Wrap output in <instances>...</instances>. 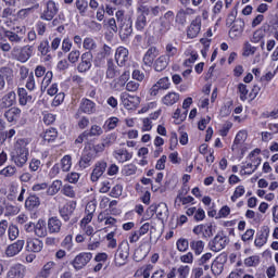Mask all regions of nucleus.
Segmentation results:
<instances>
[{
  "mask_svg": "<svg viewBox=\"0 0 278 278\" xmlns=\"http://www.w3.org/2000/svg\"><path fill=\"white\" fill-rule=\"evenodd\" d=\"M61 189H62V181L61 180H54L51 184V186L48 188L47 193L50 197H53V194H58Z\"/></svg>",
  "mask_w": 278,
  "mask_h": 278,
  "instance_id": "34",
  "label": "nucleus"
},
{
  "mask_svg": "<svg viewBox=\"0 0 278 278\" xmlns=\"http://www.w3.org/2000/svg\"><path fill=\"white\" fill-rule=\"evenodd\" d=\"M188 247H189L188 240L179 239L177 241V249H178V251H181V252L188 251Z\"/></svg>",
  "mask_w": 278,
  "mask_h": 278,
  "instance_id": "63",
  "label": "nucleus"
},
{
  "mask_svg": "<svg viewBox=\"0 0 278 278\" xmlns=\"http://www.w3.org/2000/svg\"><path fill=\"white\" fill-rule=\"evenodd\" d=\"M23 247H25L24 240H17L16 242L10 244L5 249V255L7 257H14V255H18L21 251H23Z\"/></svg>",
  "mask_w": 278,
  "mask_h": 278,
  "instance_id": "11",
  "label": "nucleus"
},
{
  "mask_svg": "<svg viewBox=\"0 0 278 278\" xmlns=\"http://www.w3.org/2000/svg\"><path fill=\"white\" fill-rule=\"evenodd\" d=\"M244 264L245 266H257V264H260V256H250L248 258L244 260Z\"/></svg>",
  "mask_w": 278,
  "mask_h": 278,
  "instance_id": "56",
  "label": "nucleus"
},
{
  "mask_svg": "<svg viewBox=\"0 0 278 278\" xmlns=\"http://www.w3.org/2000/svg\"><path fill=\"white\" fill-rule=\"evenodd\" d=\"M226 244H227V239H225L220 235H216V237L213 239L211 243V249L212 251H215L216 253H218V251H220L222 249H225Z\"/></svg>",
  "mask_w": 278,
  "mask_h": 278,
  "instance_id": "19",
  "label": "nucleus"
},
{
  "mask_svg": "<svg viewBox=\"0 0 278 278\" xmlns=\"http://www.w3.org/2000/svg\"><path fill=\"white\" fill-rule=\"evenodd\" d=\"M151 270H153V266L147 265L146 267L141 268L138 273L139 275H142L143 278L151 277Z\"/></svg>",
  "mask_w": 278,
  "mask_h": 278,
  "instance_id": "64",
  "label": "nucleus"
},
{
  "mask_svg": "<svg viewBox=\"0 0 278 278\" xmlns=\"http://www.w3.org/2000/svg\"><path fill=\"white\" fill-rule=\"evenodd\" d=\"M54 14H58V7H55V2L49 1L47 4V9L43 13V18L46 21H51V18H53Z\"/></svg>",
  "mask_w": 278,
  "mask_h": 278,
  "instance_id": "22",
  "label": "nucleus"
},
{
  "mask_svg": "<svg viewBox=\"0 0 278 278\" xmlns=\"http://www.w3.org/2000/svg\"><path fill=\"white\" fill-rule=\"evenodd\" d=\"M114 140H116V137L114 135L106 136V138L103 140L102 143L97 144L94 147V152L101 153V151H103V149H105V147H110V144H112V142H114Z\"/></svg>",
  "mask_w": 278,
  "mask_h": 278,
  "instance_id": "25",
  "label": "nucleus"
},
{
  "mask_svg": "<svg viewBox=\"0 0 278 278\" xmlns=\"http://www.w3.org/2000/svg\"><path fill=\"white\" fill-rule=\"evenodd\" d=\"M25 266L23 264L11 265L7 274L8 278H24L25 277Z\"/></svg>",
  "mask_w": 278,
  "mask_h": 278,
  "instance_id": "9",
  "label": "nucleus"
},
{
  "mask_svg": "<svg viewBox=\"0 0 278 278\" xmlns=\"http://www.w3.org/2000/svg\"><path fill=\"white\" fill-rule=\"evenodd\" d=\"M76 8L80 14H84L88 10V1L86 0H76Z\"/></svg>",
  "mask_w": 278,
  "mask_h": 278,
  "instance_id": "54",
  "label": "nucleus"
},
{
  "mask_svg": "<svg viewBox=\"0 0 278 278\" xmlns=\"http://www.w3.org/2000/svg\"><path fill=\"white\" fill-rule=\"evenodd\" d=\"M62 229V222L56 217H52L48 220V231L51 233H58Z\"/></svg>",
  "mask_w": 278,
  "mask_h": 278,
  "instance_id": "23",
  "label": "nucleus"
},
{
  "mask_svg": "<svg viewBox=\"0 0 278 278\" xmlns=\"http://www.w3.org/2000/svg\"><path fill=\"white\" fill-rule=\"evenodd\" d=\"M118 126V117H110L105 121L104 127L109 130L116 129Z\"/></svg>",
  "mask_w": 278,
  "mask_h": 278,
  "instance_id": "46",
  "label": "nucleus"
},
{
  "mask_svg": "<svg viewBox=\"0 0 278 278\" xmlns=\"http://www.w3.org/2000/svg\"><path fill=\"white\" fill-rule=\"evenodd\" d=\"M191 249L194 251L195 255H201L203 253V249H205V243H203V241H193L191 243Z\"/></svg>",
  "mask_w": 278,
  "mask_h": 278,
  "instance_id": "42",
  "label": "nucleus"
},
{
  "mask_svg": "<svg viewBox=\"0 0 278 278\" xmlns=\"http://www.w3.org/2000/svg\"><path fill=\"white\" fill-rule=\"evenodd\" d=\"M18 116H21V109L12 108L5 112V118L9 123H14V121H18Z\"/></svg>",
  "mask_w": 278,
  "mask_h": 278,
  "instance_id": "30",
  "label": "nucleus"
},
{
  "mask_svg": "<svg viewBox=\"0 0 278 278\" xmlns=\"http://www.w3.org/2000/svg\"><path fill=\"white\" fill-rule=\"evenodd\" d=\"M179 101V93L170 91L162 98L163 105H175Z\"/></svg>",
  "mask_w": 278,
  "mask_h": 278,
  "instance_id": "20",
  "label": "nucleus"
},
{
  "mask_svg": "<svg viewBox=\"0 0 278 278\" xmlns=\"http://www.w3.org/2000/svg\"><path fill=\"white\" fill-rule=\"evenodd\" d=\"M51 79H53V73L47 72L41 83L42 90H47V88H49V84H51Z\"/></svg>",
  "mask_w": 278,
  "mask_h": 278,
  "instance_id": "49",
  "label": "nucleus"
},
{
  "mask_svg": "<svg viewBox=\"0 0 278 278\" xmlns=\"http://www.w3.org/2000/svg\"><path fill=\"white\" fill-rule=\"evenodd\" d=\"M104 27H106V29H110L111 31H114V34H116L118 31V26H116V20H114V18H110L104 24Z\"/></svg>",
  "mask_w": 278,
  "mask_h": 278,
  "instance_id": "55",
  "label": "nucleus"
},
{
  "mask_svg": "<svg viewBox=\"0 0 278 278\" xmlns=\"http://www.w3.org/2000/svg\"><path fill=\"white\" fill-rule=\"evenodd\" d=\"M153 129V122L149 118H143L142 119V126H141V131H151Z\"/></svg>",
  "mask_w": 278,
  "mask_h": 278,
  "instance_id": "57",
  "label": "nucleus"
},
{
  "mask_svg": "<svg viewBox=\"0 0 278 278\" xmlns=\"http://www.w3.org/2000/svg\"><path fill=\"white\" fill-rule=\"evenodd\" d=\"M186 118H188V111L181 112V109H176L173 114L175 125H181Z\"/></svg>",
  "mask_w": 278,
  "mask_h": 278,
  "instance_id": "26",
  "label": "nucleus"
},
{
  "mask_svg": "<svg viewBox=\"0 0 278 278\" xmlns=\"http://www.w3.org/2000/svg\"><path fill=\"white\" fill-rule=\"evenodd\" d=\"M244 31V21L238 20L235 22L232 28L229 31V37L232 39L240 38Z\"/></svg>",
  "mask_w": 278,
  "mask_h": 278,
  "instance_id": "16",
  "label": "nucleus"
},
{
  "mask_svg": "<svg viewBox=\"0 0 278 278\" xmlns=\"http://www.w3.org/2000/svg\"><path fill=\"white\" fill-rule=\"evenodd\" d=\"M179 146V139L177 138V134L173 132L169 138V151H175Z\"/></svg>",
  "mask_w": 278,
  "mask_h": 278,
  "instance_id": "52",
  "label": "nucleus"
},
{
  "mask_svg": "<svg viewBox=\"0 0 278 278\" xmlns=\"http://www.w3.org/2000/svg\"><path fill=\"white\" fill-rule=\"evenodd\" d=\"M169 59L167 55H161L154 63V68L157 72L164 71V68H166V66H168L169 63Z\"/></svg>",
  "mask_w": 278,
  "mask_h": 278,
  "instance_id": "28",
  "label": "nucleus"
},
{
  "mask_svg": "<svg viewBox=\"0 0 278 278\" xmlns=\"http://www.w3.org/2000/svg\"><path fill=\"white\" fill-rule=\"evenodd\" d=\"M231 214V208L228 205H224L217 213V218H227Z\"/></svg>",
  "mask_w": 278,
  "mask_h": 278,
  "instance_id": "53",
  "label": "nucleus"
},
{
  "mask_svg": "<svg viewBox=\"0 0 278 278\" xmlns=\"http://www.w3.org/2000/svg\"><path fill=\"white\" fill-rule=\"evenodd\" d=\"M180 262H182V264H192V262H194V254H192V252H188L180 256Z\"/></svg>",
  "mask_w": 278,
  "mask_h": 278,
  "instance_id": "58",
  "label": "nucleus"
},
{
  "mask_svg": "<svg viewBox=\"0 0 278 278\" xmlns=\"http://www.w3.org/2000/svg\"><path fill=\"white\" fill-rule=\"evenodd\" d=\"M35 236L38 238H45L47 236V223L42 219H39L34 226Z\"/></svg>",
  "mask_w": 278,
  "mask_h": 278,
  "instance_id": "21",
  "label": "nucleus"
},
{
  "mask_svg": "<svg viewBox=\"0 0 278 278\" xmlns=\"http://www.w3.org/2000/svg\"><path fill=\"white\" fill-rule=\"evenodd\" d=\"M168 88H170V79L168 77H163L151 88L150 94L155 97L160 90H168Z\"/></svg>",
  "mask_w": 278,
  "mask_h": 278,
  "instance_id": "7",
  "label": "nucleus"
},
{
  "mask_svg": "<svg viewBox=\"0 0 278 278\" xmlns=\"http://www.w3.org/2000/svg\"><path fill=\"white\" fill-rule=\"evenodd\" d=\"M194 220L201 222L205 220V211L203 208H195V214L193 216Z\"/></svg>",
  "mask_w": 278,
  "mask_h": 278,
  "instance_id": "62",
  "label": "nucleus"
},
{
  "mask_svg": "<svg viewBox=\"0 0 278 278\" xmlns=\"http://www.w3.org/2000/svg\"><path fill=\"white\" fill-rule=\"evenodd\" d=\"M150 210L153 212L155 210L159 218H166L168 216V207L166 203H160L157 206H151Z\"/></svg>",
  "mask_w": 278,
  "mask_h": 278,
  "instance_id": "24",
  "label": "nucleus"
},
{
  "mask_svg": "<svg viewBox=\"0 0 278 278\" xmlns=\"http://www.w3.org/2000/svg\"><path fill=\"white\" fill-rule=\"evenodd\" d=\"M177 273L179 278H188V275H190V267L188 265H181L177 269Z\"/></svg>",
  "mask_w": 278,
  "mask_h": 278,
  "instance_id": "50",
  "label": "nucleus"
},
{
  "mask_svg": "<svg viewBox=\"0 0 278 278\" xmlns=\"http://www.w3.org/2000/svg\"><path fill=\"white\" fill-rule=\"evenodd\" d=\"M115 60L118 64V66H124L125 62L129 60V50L124 47L117 48L115 52Z\"/></svg>",
  "mask_w": 278,
  "mask_h": 278,
  "instance_id": "17",
  "label": "nucleus"
},
{
  "mask_svg": "<svg viewBox=\"0 0 278 278\" xmlns=\"http://www.w3.org/2000/svg\"><path fill=\"white\" fill-rule=\"evenodd\" d=\"M255 170H257V163L253 165L247 161L241 167L240 175H251L252 173H255Z\"/></svg>",
  "mask_w": 278,
  "mask_h": 278,
  "instance_id": "33",
  "label": "nucleus"
},
{
  "mask_svg": "<svg viewBox=\"0 0 278 278\" xmlns=\"http://www.w3.org/2000/svg\"><path fill=\"white\" fill-rule=\"evenodd\" d=\"M248 162L250 164L255 165L257 164V166H260V164H262V157L260 156V150H254L248 157Z\"/></svg>",
  "mask_w": 278,
  "mask_h": 278,
  "instance_id": "37",
  "label": "nucleus"
},
{
  "mask_svg": "<svg viewBox=\"0 0 278 278\" xmlns=\"http://www.w3.org/2000/svg\"><path fill=\"white\" fill-rule=\"evenodd\" d=\"M92 260V253H80L73 261V267L75 270H81Z\"/></svg>",
  "mask_w": 278,
  "mask_h": 278,
  "instance_id": "6",
  "label": "nucleus"
},
{
  "mask_svg": "<svg viewBox=\"0 0 278 278\" xmlns=\"http://www.w3.org/2000/svg\"><path fill=\"white\" fill-rule=\"evenodd\" d=\"M60 166H61V168L64 173L71 170V167L73 166V162L71 161V156L70 155L63 156V159L61 160Z\"/></svg>",
  "mask_w": 278,
  "mask_h": 278,
  "instance_id": "41",
  "label": "nucleus"
},
{
  "mask_svg": "<svg viewBox=\"0 0 278 278\" xmlns=\"http://www.w3.org/2000/svg\"><path fill=\"white\" fill-rule=\"evenodd\" d=\"M193 233H195L197 236H202L203 238H212V225H198L193 228Z\"/></svg>",
  "mask_w": 278,
  "mask_h": 278,
  "instance_id": "15",
  "label": "nucleus"
},
{
  "mask_svg": "<svg viewBox=\"0 0 278 278\" xmlns=\"http://www.w3.org/2000/svg\"><path fill=\"white\" fill-rule=\"evenodd\" d=\"M245 192H247V189L244 188V186L240 185L236 187L232 195L230 197V201H232V203H236V201H238L240 197H244Z\"/></svg>",
  "mask_w": 278,
  "mask_h": 278,
  "instance_id": "35",
  "label": "nucleus"
},
{
  "mask_svg": "<svg viewBox=\"0 0 278 278\" xmlns=\"http://www.w3.org/2000/svg\"><path fill=\"white\" fill-rule=\"evenodd\" d=\"M81 112H85V114H92L94 112V102L90 100H84L80 105Z\"/></svg>",
  "mask_w": 278,
  "mask_h": 278,
  "instance_id": "36",
  "label": "nucleus"
},
{
  "mask_svg": "<svg viewBox=\"0 0 278 278\" xmlns=\"http://www.w3.org/2000/svg\"><path fill=\"white\" fill-rule=\"evenodd\" d=\"M270 233V230L268 228H263L256 233V238L254 240L255 247H258V249H262L266 242H268V236Z\"/></svg>",
  "mask_w": 278,
  "mask_h": 278,
  "instance_id": "13",
  "label": "nucleus"
},
{
  "mask_svg": "<svg viewBox=\"0 0 278 278\" xmlns=\"http://www.w3.org/2000/svg\"><path fill=\"white\" fill-rule=\"evenodd\" d=\"M168 160H169V162H172V164H180L181 163V159L179 157V152H177V151L170 152L168 155Z\"/></svg>",
  "mask_w": 278,
  "mask_h": 278,
  "instance_id": "60",
  "label": "nucleus"
},
{
  "mask_svg": "<svg viewBox=\"0 0 278 278\" xmlns=\"http://www.w3.org/2000/svg\"><path fill=\"white\" fill-rule=\"evenodd\" d=\"M108 168V163L101 161L98 162L94 165V168L91 173V181H99V178L102 177V175L105 173V169Z\"/></svg>",
  "mask_w": 278,
  "mask_h": 278,
  "instance_id": "12",
  "label": "nucleus"
},
{
  "mask_svg": "<svg viewBox=\"0 0 278 278\" xmlns=\"http://www.w3.org/2000/svg\"><path fill=\"white\" fill-rule=\"evenodd\" d=\"M27 144H29V140L20 139L15 143L14 151L12 152V160L15 162L16 166H23L27 164V157L29 155V149H27Z\"/></svg>",
  "mask_w": 278,
  "mask_h": 278,
  "instance_id": "1",
  "label": "nucleus"
},
{
  "mask_svg": "<svg viewBox=\"0 0 278 278\" xmlns=\"http://www.w3.org/2000/svg\"><path fill=\"white\" fill-rule=\"evenodd\" d=\"M20 104L27 105L29 101H31V97L27 96V91L25 89H18Z\"/></svg>",
  "mask_w": 278,
  "mask_h": 278,
  "instance_id": "43",
  "label": "nucleus"
},
{
  "mask_svg": "<svg viewBox=\"0 0 278 278\" xmlns=\"http://www.w3.org/2000/svg\"><path fill=\"white\" fill-rule=\"evenodd\" d=\"M155 58H157V50L155 48H150L143 56V62L148 66H151Z\"/></svg>",
  "mask_w": 278,
  "mask_h": 278,
  "instance_id": "29",
  "label": "nucleus"
},
{
  "mask_svg": "<svg viewBox=\"0 0 278 278\" xmlns=\"http://www.w3.org/2000/svg\"><path fill=\"white\" fill-rule=\"evenodd\" d=\"M237 90L240 94V99L242 101L247 100V96L249 94V89L247 88V85L240 83L238 86H237Z\"/></svg>",
  "mask_w": 278,
  "mask_h": 278,
  "instance_id": "47",
  "label": "nucleus"
},
{
  "mask_svg": "<svg viewBox=\"0 0 278 278\" xmlns=\"http://www.w3.org/2000/svg\"><path fill=\"white\" fill-rule=\"evenodd\" d=\"M16 103V93L14 91H11L7 93L2 98V105L3 108H12L13 104Z\"/></svg>",
  "mask_w": 278,
  "mask_h": 278,
  "instance_id": "27",
  "label": "nucleus"
},
{
  "mask_svg": "<svg viewBox=\"0 0 278 278\" xmlns=\"http://www.w3.org/2000/svg\"><path fill=\"white\" fill-rule=\"evenodd\" d=\"M42 247L43 243L40 239L28 238L25 250L28 251V253H40L42 251Z\"/></svg>",
  "mask_w": 278,
  "mask_h": 278,
  "instance_id": "8",
  "label": "nucleus"
},
{
  "mask_svg": "<svg viewBox=\"0 0 278 278\" xmlns=\"http://www.w3.org/2000/svg\"><path fill=\"white\" fill-rule=\"evenodd\" d=\"M121 100L126 110H136V108L140 105V98L136 96H129L127 92L122 93Z\"/></svg>",
  "mask_w": 278,
  "mask_h": 278,
  "instance_id": "4",
  "label": "nucleus"
},
{
  "mask_svg": "<svg viewBox=\"0 0 278 278\" xmlns=\"http://www.w3.org/2000/svg\"><path fill=\"white\" fill-rule=\"evenodd\" d=\"M129 260V242L123 241L115 254V264L116 266H125Z\"/></svg>",
  "mask_w": 278,
  "mask_h": 278,
  "instance_id": "2",
  "label": "nucleus"
},
{
  "mask_svg": "<svg viewBox=\"0 0 278 278\" xmlns=\"http://www.w3.org/2000/svg\"><path fill=\"white\" fill-rule=\"evenodd\" d=\"M265 36H266V30L263 28H260L256 31H254L252 37V42H262Z\"/></svg>",
  "mask_w": 278,
  "mask_h": 278,
  "instance_id": "45",
  "label": "nucleus"
},
{
  "mask_svg": "<svg viewBox=\"0 0 278 278\" xmlns=\"http://www.w3.org/2000/svg\"><path fill=\"white\" fill-rule=\"evenodd\" d=\"M80 55H81V53L78 50H73L68 53L67 60L72 64H75V63L79 62Z\"/></svg>",
  "mask_w": 278,
  "mask_h": 278,
  "instance_id": "48",
  "label": "nucleus"
},
{
  "mask_svg": "<svg viewBox=\"0 0 278 278\" xmlns=\"http://www.w3.org/2000/svg\"><path fill=\"white\" fill-rule=\"evenodd\" d=\"M201 33V17H195L187 29V36L188 38H197L199 34Z\"/></svg>",
  "mask_w": 278,
  "mask_h": 278,
  "instance_id": "10",
  "label": "nucleus"
},
{
  "mask_svg": "<svg viewBox=\"0 0 278 278\" xmlns=\"http://www.w3.org/2000/svg\"><path fill=\"white\" fill-rule=\"evenodd\" d=\"M255 51H256V48L254 46H252L251 43L247 42L243 46L242 55H243V58H249L251 55H254Z\"/></svg>",
  "mask_w": 278,
  "mask_h": 278,
  "instance_id": "40",
  "label": "nucleus"
},
{
  "mask_svg": "<svg viewBox=\"0 0 278 278\" xmlns=\"http://www.w3.org/2000/svg\"><path fill=\"white\" fill-rule=\"evenodd\" d=\"M76 207H77V202L71 201L61 208L60 213H61V216L64 218V220H68V218L73 216V212H75Z\"/></svg>",
  "mask_w": 278,
  "mask_h": 278,
  "instance_id": "18",
  "label": "nucleus"
},
{
  "mask_svg": "<svg viewBox=\"0 0 278 278\" xmlns=\"http://www.w3.org/2000/svg\"><path fill=\"white\" fill-rule=\"evenodd\" d=\"M40 205V199L36 195H30L25 201V207L27 210H36V207H39Z\"/></svg>",
  "mask_w": 278,
  "mask_h": 278,
  "instance_id": "32",
  "label": "nucleus"
},
{
  "mask_svg": "<svg viewBox=\"0 0 278 278\" xmlns=\"http://www.w3.org/2000/svg\"><path fill=\"white\" fill-rule=\"evenodd\" d=\"M244 142H247V131L240 130L235 138L232 151H235L236 153H243L244 149H247Z\"/></svg>",
  "mask_w": 278,
  "mask_h": 278,
  "instance_id": "5",
  "label": "nucleus"
},
{
  "mask_svg": "<svg viewBox=\"0 0 278 278\" xmlns=\"http://www.w3.org/2000/svg\"><path fill=\"white\" fill-rule=\"evenodd\" d=\"M114 157L115 160H117V162H128V160H131V154L129 152H127V150L122 149V150H116L114 153Z\"/></svg>",
  "mask_w": 278,
  "mask_h": 278,
  "instance_id": "31",
  "label": "nucleus"
},
{
  "mask_svg": "<svg viewBox=\"0 0 278 278\" xmlns=\"http://www.w3.org/2000/svg\"><path fill=\"white\" fill-rule=\"evenodd\" d=\"M165 55L168 58V60H170V58H175V55H177V49L173 45H167Z\"/></svg>",
  "mask_w": 278,
  "mask_h": 278,
  "instance_id": "61",
  "label": "nucleus"
},
{
  "mask_svg": "<svg viewBox=\"0 0 278 278\" xmlns=\"http://www.w3.org/2000/svg\"><path fill=\"white\" fill-rule=\"evenodd\" d=\"M187 59L185 60V66H192L199 59V54L195 51H187Z\"/></svg>",
  "mask_w": 278,
  "mask_h": 278,
  "instance_id": "38",
  "label": "nucleus"
},
{
  "mask_svg": "<svg viewBox=\"0 0 278 278\" xmlns=\"http://www.w3.org/2000/svg\"><path fill=\"white\" fill-rule=\"evenodd\" d=\"M33 49L31 47H25L20 54V62H27L31 58Z\"/></svg>",
  "mask_w": 278,
  "mask_h": 278,
  "instance_id": "44",
  "label": "nucleus"
},
{
  "mask_svg": "<svg viewBox=\"0 0 278 278\" xmlns=\"http://www.w3.org/2000/svg\"><path fill=\"white\" fill-rule=\"evenodd\" d=\"M90 66H92V53L86 52L81 55V62L78 65V71L80 73H86V71H90Z\"/></svg>",
  "mask_w": 278,
  "mask_h": 278,
  "instance_id": "14",
  "label": "nucleus"
},
{
  "mask_svg": "<svg viewBox=\"0 0 278 278\" xmlns=\"http://www.w3.org/2000/svg\"><path fill=\"white\" fill-rule=\"evenodd\" d=\"M9 238L10 240H16L18 238V227L14 225L9 227Z\"/></svg>",
  "mask_w": 278,
  "mask_h": 278,
  "instance_id": "59",
  "label": "nucleus"
},
{
  "mask_svg": "<svg viewBox=\"0 0 278 278\" xmlns=\"http://www.w3.org/2000/svg\"><path fill=\"white\" fill-rule=\"evenodd\" d=\"M194 201V198L188 195V197H177L176 198V203H178V205H188L189 203H192Z\"/></svg>",
  "mask_w": 278,
  "mask_h": 278,
  "instance_id": "51",
  "label": "nucleus"
},
{
  "mask_svg": "<svg viewBox=\"0 0 278 278\" xmlns=\"http://www.w3.org/2000/svg\"><path fill=\"white\" fill-rule=\"evenodd\" d=\"M115 16L121 27V34L129 36V34H131V22L129 18L125 17V13H123V11H117Z\"/></svg>",
  "mask_w": 278,
  "mask_h": 278,
  "instance_id": "3",
  "label": "nucleus"
},
{
  "mask_svg": "<svg viewBox=\"0 0 278 278\" xmlns=\"http://www.w3.org/2000/svg\"><path fill=\"white\" fill-rule=\"evenodd\" d=\"M42 138L46 142H52V140L58 138V131L54 128L47 129L43 132Z\"/></svg>",
  "mask_w": 278,
  "mask_h": 278,
  "instance_id": "39",
  "label": "nucleus"
}]
</instances>
